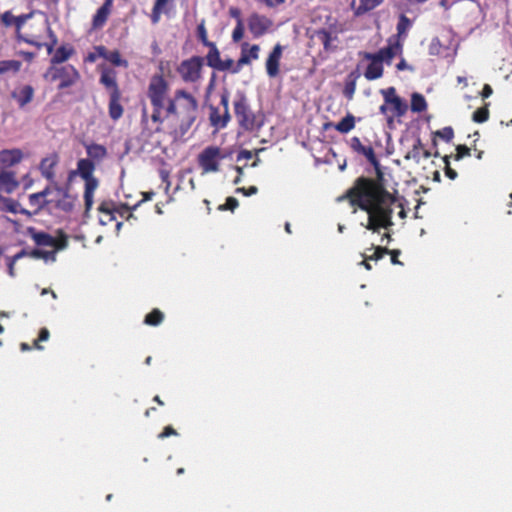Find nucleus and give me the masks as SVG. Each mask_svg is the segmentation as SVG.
Wrapping results in <instances>:
<instances>
[{
    "label": "nucleus",
    "instance_id": "nucleus-29",
    "mask_svg": "<svg viewBox=\"0 0 512 512\" xmlns=\"http://www.w3.org/2000/svg\"><path fill=\"white\" fill-rule=\"evenodd\" d=\"M0 210L11 212L14 214L25 213L24 209H20V204L11 198H7L4 195L0 196Z\"/></svg>",
    "mask_w": 512,
    "mask_h": 512
},
{
    "label": "nucleus",
    "instance_id": "nucleus-45",
    "mask_svg": "<svg viewBox=\"0 0 512 512\" xmlns=\"http://www.w3.org/2000/svg\"><path fill=\"white\" fill-rule=\"evenodd\" d=\"M24 255H25L24 251H21V252L17 253L16 255H14L13 257L8 258V273L11 277L15 276V273H14L15 262L18 259L22 258Z\"/></svg>",
    "mask_w": 512,
    "mask_h": 512
},
{
    "label": "nucleus",
    "instance_id": "nucleus-15",
    "mask_svg": "<svg viewBox=\"0 0 512 512\" xmlns=\"http://www.w3.org/2000/svg\"><path fill=\"white\" fill-rule=\"evenodd\" d=\"M84 202H85V214L87 215L91 210L94 203V193L99 186V181L97 178H89L84 180Z\"/></svg>",
    "mask_w": 512,
    "mask_h": 512
},
{
    "label": "nucleus",
    "instance_id": "nucleus-50",
    "mask_svg": "<svg viewBox=\"0 0 512 512\" xmlns=\"http://www.w3.org/2000/svg\"><path fill=\"white\" fill-rule=\"evenodd\" d=\"M165 11V7L159 6L157 3H155L153 13H152V21L153 23H157L160 19V15L162 12Z\"/></svg>",
    "mask_w": 512,
    "mask_h": 512
},
{
    "label": "nucleus",
    "instance_id": "nucleus-13",
    "mask_svg": "<svg viewBox=\"0 0 512 512\" xmlns=\"http://www.w3.org/2000/svg\"><path fill=\"white\" fill-rule=\"evenodd\" d=\"M23 158V153L20 149H5L0 151V170H7V168L18 164Z\"/></svg>",
    "mask_w": 512,
    "mask_h": 512
},
{
    "label": "nucleus",
    "instance_id": "nucleus-25",
    "mask_svg": "<svg viewBox=\"0 0 512 512\" xmlns=\"http://www.w3.org/2000/svg\"><path fill=\"white\" fill-rule=\"evenodd\" d=\"M123 114L120 104V91L110 92L109 115L113 120H118Z\"/></svg>",
    "mask_w": 512,
    "mask_h": 512
},
{
    "label": "nucleus",
    "instance_id": "nucleus-5",
    "mask_svg": "<svg viewBox=\"0 0 512 512\" xmlns=\"http://www.w3.org/2000/svg\"><path fill=\"white\" fill-rule=\"evenodd\" d=\"M234 113L239 126L245 131L257 132L264 125V115L253 112L243 95L234 101Z\"/></svg>",
    "mask_w": 512,
    "mask_h": 512
},
{
    "label": "nucleus",
    "instance_id": "nucleus-54",
    "mask_svg": "<svg viewBox=\"0 0 512 512\" xmlns=\"http://www.w3.org/2000/svg\"><path fill=\"white\" fill-rule=\"evenodd\" d=\"M456 150H457L456 160H460L461 158L470 155V149L467 146L459 145V146H457Z\"/></svg>",
    "mask_w": 512,
    "mask_h": 512
},
{
    "label": "nucleus",
    "instance_id": "nucleus-49",
    "mask_svg": "<svg viewBox=\"0 0 512 512\" xmlns=\"http://www.w3.org/2000/svg\"><path fill=\"white\" fill-rule=\"evenodd\" d=\"M444 162H445V174H446V176L449 177L450 179L454 180L457 177V173H456L455 170L450 168V166H449V157L448 156L444 157Z\"/></svg>",
    "mask_w": 512,
    "mask_h": 512
},
{
    "label": "nucleus",
    "instance_id": "nucleus-17",
    "mask_svg": "<svg viewBox=\"0 0 512 512\" xmlns=\"http://www.w3.org/2000/svg\"><path fill=\"white\" fill-rule=\"evenodd\" d=\"M34 97V89L30 85H24L12 92V98L16 100L19 107L23 108L32 101Z\"/></svg>",
    "mask_w": 512,
    "mask_h": 512
},
{
    "label": "nucleus",
    "instance_id": "nucleus-37",
    "mask_svg": "<svg viewBox=\"0 0 512 512\" xmlns=\"http://www.w3.org/2000/svg\"><path fill=\"white\" fill-rule=\"evenodd\" d=\"M99 211L101 213L100 217H99V223L103 226H106L108 225L110 222L114 221L115 220V217L111 211L110 208L107 207L106 204H101L99 206Z\"/></svg>",
    "mask_w": 512,
    "mask_h": 512
},
{
    "label": "nucleus",
    "instance_id": "nucleus-35",
    "mask_svg": "<svg viewBox=\"0 0 512 512\" xmlns=\"http://www.w3.org/2000/svg\"><path fill=\"white\" fill-rule=\"evenodd\" d=\"M48 193L46 192V188L38 193L31 194L29 196V202L32 206L41 208L44 205H48Z\"/></svg>",
    "mask_w": 512,
    "mask_h": 512
},
{
    "label": "nucleus",
    "instance_id": "nucleus-63",
    "mask_svg": "<svg viewBox=\"0 0 512 512\" xmlns=\"http://www.w3.org/2000/svg\"><path fill=\"white\" fill-rule=\"evenodd\" d=\"M229 14H230L231 17L236 19V22L239 21V20H242L241 12H240V10L238 8L231 7L230 10H229Z\"/></svg>",
    "mask_w": 512,
    "mask_h": 512
},
{
    "label": "nucleus",
    "instance_id": "nucleus-39",
    "mask_svg": "<svg viewBox=\"0 0 512 512\" xmlns=\"http://www.w3.org/2000/svg\"><path fill=\"white\" fill-rule=\"evenodd\" d=\"M489 118V110H488V104H486L484 107H481L477 109L472 116L473 121L477 123H483L486 122Z\"/></svg>",
    "mask_w": 512,
    "mask_h": 512
},
{
    "label": "nucleus",
    "instance_id": "nucleus-6",
    "mask_svg": "<svg viewBox=\"0 0 512 512\" xmlns=\"http://www.w3.org/2000/svg\"><path fill=\"white\" fill-rule=\"evenodd\" d=\"M48 193V205L52 208L58 209L64 213L73 211L77 202V196L71 194L68 189L60 187L56 183L46 187Z\"/></svg>",
    "mask_w": 512,
    "mask_h": 512
},
{
    "label": "nucleus",
    "instance_id": "nucleus-30",
    "mask_svg": "<svg viewBox=\"0 0 512 512\" xmlns=\"http://www.w3.org/2000/svg\"><path fill=\"white\" fill-rule=\"evenodd\" d=\"M388 105L392 113L389 118L403 116L407 111V104L400 97L391 99Z\"/></svg>",
    "mask_w": 512,
    "mask_h": 512
},
{
    "label": "nucleus",
    "instance_id": "nucleus-36",
    "mask_svg": "<svg viewBox=\"0 0 512 512\" xmlns=\"http://www.w3.org/2000/svg\"><path fill=\"white\" fill-rule=\"evenodd\" d=\"M427 103L425 98L419 93H413L411 97V110L413 112H422L426 110Z\"/></svg>",
    "mask_w": 512,
    "mask_h": 512
},
{
    "label": "nucleus",
    "instance_id": "nucleus-43",
    "mask_svg": "<svg viewBox=\"0 0 512 512\" xmlns=\"http://www.w3.org/2000/svg\"><path fill=\"white\" fill-rule=\"evenodd\" d=\"M244 36V23L243 20H239L236 23V26L232 32V40L234 42H239Z\"/></svg>",
    "mask_w": 512,
    "mask_h": 512
},
{
    "label": "nucleus",
    "instance_id": "nucleus-34",
    "mask_svg": "<svg viewBox=\"0 0 512 512\" xmlns=\"http://www.w3.org/2000/svg\"><path fill=\"white\" fill-rule=\"evenodd\" d=\"M22 63L18 60L0 61V75L8 72L17 73L21 69Z\"/></svg>",
    "mask_w": 512,
    "mask_h": 512
},
{
    "label": "nucleus",
    "instance_id": "nucleus-20",
    "mask_svg": "<svg viewBox=\"0 0 512 512\" xmlns=\"http://www.w3.org/2000/svg\"><path fill=\"white\" fill-rule=\"evenodd\" d=\"M98 55L101 58L106 59L115 66L127 67L128 62L121 58L120 53L117 50L108 51L104 46H97Z\"/></svg>",
    "mask_w": 512,
    "mask_h": 512
},
{
    "label": "nucleus",
    "instance_id": "nucleus-18",
    "mask_svg": "<svg viewBox=\"0 0 512 512\" xmlns=\"http://www.w3.org/2000/svg\"><path fill=\"white\" fill-rule=\"evenodd\" d=\"M350 146L353 151L363 155L371 164L377 163L373 148L370 145H363L358 137L351 138Z\"/></svg>",
    "mask_w": 512,
    "mask_h": 512
},
{
    "label": "nucleus",
    "instance_id": "nucleus-44",
    "mask_svg": "<svg viewBox=\"0 0 512 512\" xmlns=\"http://www.w3.org/2000/svg\"><path fill=\"white\" fill-rule=\"evenodd\" d=\"M435 134L446 142H449L454 136V132L451 127H444L443 129L438 130Z\"/></svg>",
    "mask_w": 512,
    "mask_h": 512
},
{
    "label": "nucleus",
    "instance_id": "nucleus-31",
    "mask_svg": "<svg viewBox=\"0 0 512 512\" xmlns=\"http://www.w3.org/2000/svg\"><path fill=\"white\" fill-rule=\"evenodd\" d=\"M61 248H50V250H46L44 248L35 249L31 255L34 258L43 259L45 262H54L56 260V253Z\"/></svg>",
    "mask_w": 512,
    "mask_h": 512
},
{
    "label": "nucleus",
    "instance_id": "nucleus-19",
    "mask_svg": "<svg viewBox=\"0 0 512 512\" xmlns=\"http://www.w3.org/2000/svg\"><path fill=\"white\" fill-rule=\"evenodd\" d=\"M33 240L35 243L42 247H48V248H65L66 243L65 240L58 241L55 238H53L51 235L39 232L33 234Z\"/></svg>",
    "mask_w": 512,
    "mask_h": 512
},
{
    "label": "nucleus",
    "instance_id": "nucleus-26",
    "mask_svg": "<svg viewBox=\"0 0 512 512\" xmlns=\"http://www.w3.org/2000/svg\"><path fill=\"white\" fill-rule=\"evenodd\" d=\"M100 82L108 89L110 92L119 91L117 82H116V72L110 68H103L101 72Z\"/></svg>",
    "mask_w": 512,
    "mask_h": 512
},
{
    "label": "nucleus",
    "instance_id": "nucleus-53",
    "mask_svg": "<svg viewBox=\"0 0 512 512\" xmlns=\"http://www.w3.org/2000/svg\"><path fill=\"white\" fill-rule=\"evenodd\" d=\"M440 41L439 39L437 38H434L431 43H430V46H429V52L430 54L432 55H437L440 53Z\"/></svg>",
    "mask_w": 512,
    "mask_h": 512
},
{
    "label": "nucleus",
    "instance_id": "nucleus-59",
    "mask_svg": "<svg viewBox=\"0 0 512 512\" xmlns=\"http://www.w3.org/2000/svg\"><path fill=\"white\" fill-rule=\"evenodd\" d=\"M142 195H143V199L141 201H139L137 204H135L131 208V210H135L142 202L151 200L152 197L154 196V192H143Z\"/></svg>",
    "mask_w": 512,
    "mask_h": 512
},
{
    "label": "nucleus",
    "instance_id": "nucleus-40",
    "mask_svg": "<svg viewBox=\"0 0 512 512\" xmlns=\"http://www.w3.org/2000/svg\"><path fill=\"white\" fill-rule=\"evenodd\" d=\"M410 27L411 21L405 15H401L399 22L397 24L398 36L404 37Z\"/></svg>",
    "mask_w": 512,
    "mask_h": 512
},
{
    "label": "nucleus",
    "instance_id": "nucleus-64",
    "mask_svg": "<svg viewBox=\"0 0 512 512\" xmlns=\"http://www.w3.org/2000/svg\"><path fill=\"white\" fill-rule=\"evenodd\" d=\"M397 70H412V67L408 65L404 58H401L400 62L396 65Z\"/></svg>",
    "mask_w": 512,
    "mask_h": 512
},
{
    "label": "nucleus",
    "instance_id": "nucleus-23",
    "mask_svg": "<svg viewBox=\"0 0 512 512\" xmlns=\"http://www.w3.org/2000/svg\"><path fill=\"white\" fill-rule=\"evenodd\" d=\"M209 52L206 56L207 64L217 70H226V64L220 59V53L214 43H209Z\"/></svg>",
    "mask_w": 512,
    "mask_h": 512
},
{
    "label": "nucleus",
    "instance_id": "nucleus-61",
    "mask_svg": "<svg viewBox=\"0 0 512 512\" xmlns=\"http://www.w3.org/2000/svg\"><path fill=\"white\" fill-rule=\"evenodd\" d=\"M160 177L162 181L166 183V189L168 190L170 187L169 172L164 169L160 170Z\"/></svg>",
    "mask_w": 512,
    "mask_h": 512
},
{
    "label": "nucleus",
    "instance_id": "nucleus-55",
    "mask_svg": "<svg viewBox=\"0 0 512 512\" xmlns=\"http://www.w3.org/2000/svg\"><path fill=\"white\" fill-rule=\"evenodd\" d=\"M236 192L242 193L245 196H251V195L256 194L258 192V189L256 186H250L248 189H246L244 187H240V188L236 189Z\"/></svg>",
    "mask_w": 512,
    "mask_h": 512
},
{
    "label": "nucleus",
    "instance_id": "nucleus-28",
    "mask_svg": "<svg viewBox=\"0 0 512 512\" xmlns=\"http://www.w3.org/2000/svg\"><path fill=\"white\" fill-rule=\"evenodd\" d=\"M112 6V0H106L105 3L97 10L93 18V26L101 27L107 20L110 14Z\"/></svg>",
    "mask_w": 512,
    "mask_h": 512
},
{
    "label": "nucleus",
    "instance_id": "nucleus-38",
    "mask_svg": "<svg viewBox=\"0 0 512 512\" xmlns=\"http://www.w3.org/2000/svg\"><path fill=\"white\" fill-rule=\"evenodd\" d=\"M163 320V313L158 310L154 309L151 313L147 314L145 317V323L148 325L156 326L160 324Z\"/></svg>",
    "mask_w": 512,
    "mask_h": 512
},
{
    "label": "nucleus",
    "instance_id": "nucleus-24",
    "mask_svg": "<svg viewBox=\"0 0 512 512\" xmlns=\"http://www.w3.org/2000/svg\"><path fill=\"white\" fill-rule=\"evenodd\" d=\"M383 0H359V5L356 6L355 0L351 3V8L354 11L355 16H361L377 6H379Z\"/></svg>",
    "mask_w": 512,
    "mask_h": 512
},
{
    "label": "nucleus",
    "instance_id": "nucleus-60",
    "mask_svg": "<svg viewBox=\"0 0 512 512\" xmlns=\"http://www.w3.org/2000/svg\"><path fill=\"white\" fill-rule=\"evenodd\" d=\"M176 434H177L176 431L171 426H167V427H165L164 431L159 434V438H165V437H168L171 435H176Z\"/></svg>",
    "mask_w": 512,
    "mask_h": 512
},
{
    "label": "nucleus",
    "instance_id": "nucleus-9",
    "mask_svg": "<svg viewBox=\"0 0 512 512\" xmlns=\"http://www.w3.org/2000/svg\"><path fill=\"white\" fill-rule=\"evenodd\" d=\"M203 66V59L200 57H192L184 60L178 67V73L180 74L184 82L195 83L201 78V68Z\"/></svg>",
    "mask_w": 512,
    "mask_h": 512
},
{
    "label": "nucleus",
    "instance_id": "nucleus-12",
    "mask_svg": "<svg viewBox=\"0 0 512 512\" xmlns=\"http://www.w3.org/2000/svg\"><path fill=\"white\" fill-rule=\"evenodd\" d=\"M283 47L276 44L266 60V71L269 77L274 78L279 74V64Z\"/></svg>",
    "mask_w": 512,
    "mask_h": 512
},
{
    "label": "nucleus",
    "instance_id": "nucleus-8",
    "mask_svg": "<svg viewBox=\"0 0 512 512\" xmlns=\"http://www.w3.org/2000/svg\"><path fill=\"white\" fill-rule=\"evenodd\" d=\"M224 157L219 147L208 146L203 149L197 158L202 174L218 172L220 170V162Z\"/></svg>",
    "mask_w": 512,
    "mask_h": 512
},
{
    "label": "nucleus",
    "instance_id": "nucleus-32",
    "mask_svg": "<svg viewBox=\"0 0 512 512\" xmlns=\"http://www.w3.org/2000/svg\"><path fill=\"white\" fill-rule=\"evenodd\" d=\"M230 120V115L228 111H225L223 115H220L216 110H213L210 115L211 124L220 129L226 127Z\"/></svg>",
    "mask_w": 512,
    "mask_h": 512
},
{
    "label": "nucleus",
    "instance_id": "nucleus-2",
    "mask_svg": "<svg viewBox=\"0 0 512 512\" xmlns=\"http://www.w3.org/2000/svg\"><path fill=\"white\" fill-rule=\"evenodd\" d=\"M402 51L403 45L397 40L389 42L386 47L375 53L361 52L359 55L368 63L364 71V77L369 81L381 78L384 71L383 65L391 64L394 57L402 55Z\"/></svg>",
    "mask_w": 512,
    "mask_h": 512
},
{
    "label": "nucleus",
    "instance_id": "nucleus-1",
    "mask_svg": "<svg viewBox=\"0 0 512 512\" xmlns=\"http://www.w3.org/2000/svg\"><path fill=\"white\" fill-rule=\"evenodd\" d=\"M344 198H349L352 206L358 205L367 212L365 227L373 232L392 226L391 217L396 209L401 219L406 217L402 204L380 184L370 179H358L347 195L339 197L338 200L341 201Z\"/></svg>",
    "mask_w": 512,
    "mask_h": 512
},
{
    "label": "nucleus",
    "instance_id": "nucleus-10",
    "mask_svg": "<svg viewBox=\"0 0 512 512\" xmlns=\"http://www.w3.org/2000/svg\"><path fill=\"white\" fill-rule=\"evenodd\" d=\"M247 24L253 37L258 38L271 30L273 21L264 15L252 13L247 20Z\"/></svg>",
    "mask_w": 512,
    "mask_h": 512
},
{
    "label": "nucleus",
    "instance_id": "nucleus-56",
    "mask_svg": "<svg viewBox=\"0 0 512 512\" xmlns=\"http://www.w3.org/2000/svg\"><path fill=\"white\" fill-rule=\"evenodd\" d=\"M198 34H199V38L201 39L202 43L209 47L210 42L207 39V32H206V29L203 24H200L198 26Z\"/></svg>",
    "mask_w": 512,
    "mask_h": 512
},
{
    "label": "nucleus",
    "instance_id": "nucleus-58",
    "mask_svg": "<svg viewBox=\"0 0 512 512\" xmlns=\"http://www.w3.org/2000/svg\"><path fill=\"white\" fill-rule=\"evenodd\" d=\"M253 156V153L249 150H241L237 155V161L241 160H248L251 159Z\"/></svg>",
    "mask_w": 512,
    "mask_h": 512
},
{
    "label": "nucleus",
    "instance_id": "nucleus-51",
    "mask_svg": "<svg viewBox=\"0 0 512 512\" xmlns=\"http://www.w3.org/2000/svg\"><path fill=\"white\" fill-rule=\"evenodd\" d=\"M238 207V200L234 197H228L224 206H221V209H228L233 211Z\"/></svg>",
    "mask_w": 512,
    "mask_h": 512
},
{
    "label": "nucleus",
    "instance_id": "nucleus-33",
    "mask_svg": "<svg viewBox=\"0 0 512 512\" xmlns=\"http://www.w3.org/2000/svg\"><path fill=\"white\" fill-rule=\"evenodd\" d=\"M355 127V118L353 115H346L341 121H339L335 126V130L340 133H348Z\"/></svg>",
    "mask_w": 512,
    "mask_h": 512
},
{
    "label": "nucleus",
    "instance_id": "nucleus-4",
    "mask_svg": "<svg viewBox=\"0 0 512 512\" xmlns=\"http://www.w3.org/2000/svg\"><path fill=\"white\" fill-rule=\"evenodd\" d=\"M169 85L167 81L160 75H155L151 78L148 86V97L153 106L152 120L155 123H162V111L167 113L168 101L172 98L168 96Z\"/></svg>",
    "mask_w": 512,
    "mask_h": 512
},
{
    "label": "nucleus",
    "instance_id": "nucleus-52",
    "mask_svg": "<svg viewBox=\"0 0 512 512\" xmlns=\"http://www.w3.org/2000/svg\"><path fill=\"white\" fill-rule=\"evenodd\" d=\"M32 14H23L20 16H16L15 18V26L19 30L26 23L28 19H30Z\"/></svg>",
    "mask_w": 512,
    "mask_h": 512
},
{
    "label": "nucleus",
    "instance_id": "nucleus-46",
    "mask_svg": "<svg viewBox=\"0 0 512 512\" xmlns=\"http://www.w3.org/2000/svg\"><path fill=\"white\" fill-rule=\"evenodd\" d=\"M381 94L383 95L384 102L386 104H389L391 99L398 98V96L396 95V90H395L394 87H389L387 89L381 90Z\"/></svg>",
    "mask_w": 512,
    "mask_h": 512
},
{
    "label": "nucleus",
    "instance_id": "nucleus-42",
    "mask_svg": "<svg viewBox=\"0 0 512 512\" xmlns=\"http://www.w3.org/2000/svg\"><path fill=\"white\" fill-rule=\"evenodd\" d=\"M317 37L324 45L325 50L331 49V42L333 40V37L330 32L326 30H321L317 33Z\"/></svg>",
    "mask_w": 512,
    "mask_h": 512
},
{
    "label": "nucleus",
    "instance_id": "nucleus-27",
    "mask_svg": "<svg viewBox=\"0 0 512 512\" xmlns=\"http://www.w3.org/2000/svg\"><path fill=\"white\" fill-rule=\"evenodd\" d=\"M74 53V49L69 45H62L55 50L51 58V65H57L67 61Z\"/></svg>",
    "mask_w": 512,
    "mask_h": 512
},
{
    "label": "nucleus",
    "instance_id": "nucleus-7",
    "mask_svg": "<svg viewBox=\"0 0 512 512\" xmlns=\"http://www.w3.org/2000/svg\"><path fill=\"white\" fill-rule=\"evenodd\" d=\"M43 77L49 82L59 80V89H64L74 85L80 76L78 71L72 65H65L62 67L51 65L44 73Z\"/></svg>",
    "mask_w": 512,
    "mask_h": 512
},
{
    "label": "nucleus",
    "instance_id": "nucleus-3",
    "mask_svg": "<svg viewBox=\"0 0 512 512\" xmlns=\"http://www.w3.org/2000/svg\"><path fill=\"white\" fill-rule=\"evenodd\" d=\"M198 102L195 97L183 89L175 91L174 97L168 101L167 117L180 118L183 123L190 126L196 118Z\"/></svg>",
    "mask_w": 512,
    "mask_h": 512
},
{
    "label": "nucleus",
    "instance_id": "nucleus-21",
    "mask_svg": "<svg viewBox=\"0 0 512 512\" xmlns=\"http://www.w3.org/2000/svg\"><path fill=\"white\" fill-rule=\"evenodd\" d=\"M57 157L55 155L48 156L41 161L40 171L43 177L54 183V168L57 165Z\"/></svg>",
    "mask_w": 512,
    "mask_h": 512
},
{
    "label": "nucleus",
    "instance_id": "nucleus-41",
    "mask_svg": "<svg viewBox=\"0 0 512 512\" xmlns=\"http://www.w3.org/2000/svg\"><path fill=\"white\" fill-rule=\"evenodd\" d=\"M422 157V144L420 140H417L416 144L413 146L412 150L408 152L406 155L407 159H414L416 162L420 161Z\"/></svg>",
    "mask_w": 512,
    "mask_h": 512
},
{
    "label": "nucleus",
    "instance_id": "nucleus-22",
    "mask_svg": "<svg viewBox=\"0 0 512 512\" xmlns=\"http://www.w3.org/2000/svg\"><path fill=\"white\" fill-rule=\"evenodd\" d=\"M86 153L89 159L93 162H101L107 156V149L101 144L91 143L86 144Z\"/></svg>",
    "mask_w": 512,
    "mask_h": 512
},
{
    "label": "nucleus",
    "instance_id": "nucleus-16",
    "mask_svg": "<svg viewBox=\"0 0 512 512\" xmlns=\"http://www.w3.org/2000/svg\"><path fill=\"white\" fill-rule=\"evenodd\" d=\"M94 170V163L90 159L83 158L77 162L76 170L70 172V178H72L75 175H78L83 180L94 178Z\"/></svg>",
    "mask_w": 512,
    "mask_h": 512
},
{
    "label": "nucleus",
    "instance_id": "nucleus-11",
    "mask_svg": "<svg viewBox=\"0 0 512 512\" xmlns=\"http://www.w3.org/2000/svg\"><path fill=\"white\" fill-rule=\"evenodd\" d=\"M19 186L16 175L12 171H0V196L13 193Z\"/></svg>",
    "mask_w": 512,
    "mask_h": 512
},
{
    "label": "nucleus",
    "instance_id": "nucleus-14",
    "mask_svg": "<svg viewBox=\"0 0 512 512\" xmlns=\"http://www.w3.org/2000/svg\"><path fill=\"white\" fill-rule=\"evenodd\" d=\"M260 47L257 44L250 45L247 42L241 44V55L238 60V67L247 65L259 58Z\"/></svg>",
    "mask_w": 512,
    "mask_h": 512
},
{
    "label": "nucleus",
    "instance_id": "nucleus-47",
    "mask_svg": "<svg viewBox=\"0 0 512 512\" xmlns=\"http://www.w3.org/2000/svg\"><path fill=\"white\" fill-rule=\"evenodd\" d=\"M15 18L10 11H6L1 16V21L5 26L15 25Z\"/></svg>",
    "mask_w": 512,
    "mask_h": 512
},
{
    "label": "nucleus",
    "instance_id": "nucleus-57",
    "mask_svg": "<svg viewBox=\"0 0 512 512\" xmlns=\"http://www.w3.org/2000/svg\"><path fill=\"white\" fill-rule=\"evenodd\" d=\"M356 89L355 82H350L346 85L344 93L348 98H352Z\"/></svg>",
    "mask_w": 512,
    "mask_h": 512
},
{
    "label": "nucleus",
    "instance_id": "nucleus-48",
    "mask_svg": "<svg viewBox=\"0 0 512 512\" xmlns=\"http://www.w3.org/2000/svg\"><path fill=\"white\" fill-rule=\"evenodd\" d=\"M388 249L377 247L372 255L367 256L368 260H378L383 257L384 254L388 253Z\"/></svg>",
    "mask_w": 512,
    "mask_h": 512
},
{
    "label": "nucleus",
    "instance_id": "nucleus-62",
    "mask_svg": "<svg viewBox=\"0 0 512 512\" xmlns=\"http://www.w3.org/2000/svg\"><path fill=\"white\" fill-rule=\"evenodd\" d=\"M492 93H493L492 87L489 84H485L483 87V90L481 92L482 98H484V99L488 98L492 95Z\"/></svg>",
    "mask_w": 512,
    "mask_h": 512
}]
</instances>
